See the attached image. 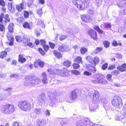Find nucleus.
<instances>
[{"instance_id": "1", "label": "nucleus", "mask_w": 126, "mask_h": 126, "mask_svg": "<svg viewBox=\"0 0 126 126\" xmlns=\"http://www.w3.org/2000/svg\"><path fill=\"white\" fill-rule=\"evenodd\" d=\"M86 59L90 63L86 65V67L88 71L92 73H95L96 71L95 66L98 63L99 61V58L96 56L94 59L90 56H87L86 57Z\"/></svg>"}, {"instance_id": "2", "label": "nucleus", "mask_w": 126, "mask_h": 126, "mask_svg": "<svg viewBox=\"0 0 126 126\" xmlns=\"http://www.w3.org/2000/svg\"><path fill=\"white\" fill-rule=\"evenodd\" d=\"M14 27V25L12 23H11L8 27L9 32L7 33V36L9 41L7 42L6 43L10 46H12L14 45V38L13 35L11 33L13 32Z\"/></svg>"}, {"instance_id": "3", "label": "nucleus", "mask_w": 126, "mask_h": 126, "mask_svg": "<svg viewBox=\"0 0 126 126\" xmlns=\"http://www.w3.org/2000/svg\"><path fill=\"white\" fill-rule=\"evenodd\" d=\"M27 80H28L29 82H25L24 85L25 86H29V84L32 85L38 84L41 82L40 78L38 77L32 75L28 76L25 78Z\"/></svg>"}, {"instance_id": "4", "label": "nucleus", "mask_w": 126, "mask_h": 126, "mask_svg": "<svg viewBox=\"0 0 126 126\" xmlns=\"http://www.w3.org/2000/svg\"><path fill=\"white\" fill-rule=\"evenodd\" d=\"M75 6L81 10H84L88 7L90 1L89 0H75Z\"/></svg>"}, {"instance_id": "5", "label": "nucleus", "mask_w": 126, "mask_h": 126, "mask_svg": "<svg viewBox=\"0 0 126 126\" xmlns=\"http://www.w3.org/2000/svg\"><path fill=\"white\" fill-rule=\"evenodd\" d=\"M15 108L14 105L11 104H6L1 107V110L2 113L5 114H10L13 112Z\"/></svg>"}, {"instance_id": "6", "label": "nucleus", "mask_w": 126, "mask_h": 126, "mask_svg": "<svg viewBox=\"0 0 126 126\" xmlns=\"http://www.w3.org/2000/svg\"><path fill=\"white\" fill-rule=\"evenodd\" d=\"M18 106L21 110L25 111L31 110V106L30 103L26 100H21L18 103Z\"/></svg>"}, {"instance_id": "7", "label": "nucleus", "mask_w": 126, "mask_h": 126, "mask_svg": "<svg viewBox=\"0 0 126 126\" xmlns=\"http://www.w3.org/2000/svg\"><path fill=\"white\" fill-rule=\"evenodd\" d=\"M111 104L114 107L119 108L122 105V100L121 97L117 95L114 96L111 101Z\"/></svg>"}, {"instance_id": "8", "label": "nucleus", "mask_w": 126, "mask_h": 126, "mask_svg": "<svg viewBox=\"0 0 126 126\" xmlns=\"http://www.w3.org/2000/svg\"><path fill=\"white\" fill-rule=\"evenodd\" d=\"M69 71L66 68H63L62 69H57V75L62 77H65L69 75Z\"/></svg>"}, {"instance_id": "9", "label": "nucleus", "mask_w": 126, "mask_h": 126, "mask_svg": "<svg viewBox=\"0 0 126 126\" xmlns=\"http://www.w3.org/2000/svg\"><path fill=\"white\" fill-rule=\"evenodd\" d=\"M30 38L25 36H23L22 37V42L23 44L25 46H28L30 47H32L33 46V44L30 42Z\"/></svg>"}, {"instance_id": "10", "label": "nucleus", "mask_w": 126, "mask_h": 126, "mask_svg": "<svg viewBox=\"0 0 126 126\" xmlns=\"http://www.w3.org/2000/svg\"><path fill=\"white\" fill-rule=\"evenodd\" d=\"M88 33L94 40L97 41L98 40L97 33L95 30L92 29H90L88 31Z\"/></svg>"}, {"instance_id": "11", "label": "nucleus", "mask_w": 126, "mask_h": 126, "mask_svg": "<svg viewBox=\"0 0 126 126\" xmlns=\"http://www.w3.org/2000/svg\"><path fill=\"white\" fill-rule=\"evenodd\" d=\"M45 65L44 62L39 59L36 60L34 63V65L35 68H37L39 66L40 67L42 68L44 67Z\"/></svg>"}, {"instance_id": "12", "label": "nucleus", "mask_w": 126, "mask_h": 126, "mask_svg": "<svg viewBox=\"0 0 126 126\" xmlns=\"http://www.w3.org/2000/svg\"><path fill=\"white\" fill-rule=\"evenodd\" d=\"M78 91L76 89H74L72 91L69 96L70 99L73 100L77 99L78 97Z\"/></svg>"}, {"instance_id": "13", "label": "nucleus", "mask_w": 126, "mask_h": 126, "mask_svg": "<svg viewBox=\"0 0 126 126\" xmlns=\"http://www.w3.org/2000/svg\"><path fill=\"white\" fill-rule=\"evenodd\" d=\"M5 51H1L0 54V58L1 59H3L5 57L7 54V52H10L11 49L9 47L6 48Z\"/></svg>"}, {"instance_id": "14", "label": "nucleus", "mask_w": 126, "mask_h": 126, "mask_svg": "<svg viewBox=\"0 0 126 126\" xmlns=\"http://www.w3.org/2000/svg\"><path fill=\"white\" fill-rule=\"evenodd\" d=\"M81 18L82 21L87 23L89 22L92 20L89 16L85 15H82Z\"/></svg>"}, {"instance_id": "15", "label": "nucleus", "mask_w": 126, "mask_h": 126, "mask_svg": "<svg viewBox=\"0 0 126 126\" xmlns=\"http://www.w3.org/2000/svg\"><path fill=\"white\" fill-rule=\"evenodd\" d=\"M25 3L24 1H22L19 5L17 4L16 5V8L18 11L20 12L22 10L24 9Z\"/></svg>"}, {"instance_id": "16", "label": "nucleus", "mask_w": 126, "mask_h": 126, "mask_svg": "<svg viewBox=\"0 0 126 126\" xmlns=\"http://www.w3.org/2000/svg\"><path fill=\"white\" fill-rule=\"evenodd\" d=\"M117 69L121 72L126 71V63H124L121 65L118 66L117 67Z\"/></svg>"}, {"instance_id": "17", "label": "nucleus", "mask_w": 126, "mask_h": 126, "mask_svg": "<svg viewBox=\"0 0 126 126\" xmlns=\"http://www.w3.org/2000/svg\"><path fill=\"white\" fill-rule=\"evenodd\" d=\"M92 82L94 83H102L104 82L103 78H101L100 77L96 78L92 80Z\"/></svg>"}, {"instance_id": "18", "label": "nucleus", "mask_w": 126, "mask_h": 126, "mask_svg": "<svg viewBox=\"0 0 126 126\" xmlns=\"http://www.w3.org/2000/svg\"><path fill=\"white\" fill-rule=\"evenodd\" d=\"M100 96L98 92H95L93 94V100L95 102H97L99 100Z\"/></svg>"}, {"instance_id": "19", "label": "nucleus", "mask_w": 126, "mask_h": 126, "mask_svg": "<svg viewBox=\"0 0 126 126\" xmlns=\"http://www.w3.org/2000/svg\"><path fill=\"white\" fill-rule=\"evenodd\" d=\"M26 61V59L24 57L23 55L19 54L18 55V61L19 62L21 63H24Z\"/></svg>"}, {"instance_id": "20", "label": "nucleus", "mask_w": 126, "mask_h": 126, "mask_svg": "<svg viewBox=\"0 0 126 126\" xmlns=\"http://www.w3.org/2000/svg\"><path fill=\"white\" fill-rule=\"evenodd\" d=\"M72 62L69 60H67L63 62V65L66 68L70 67L71 65Z\"/></svg>"}, {"instance_id": "21", "label": "nucleus", "mask_w": 126, "mask_h": 126, "mask_svg": "<svg viewBox=\"0 0 126 126\" xmlns=\"http://www.w3.org/2000/svg\"><path fill=\"white\" fill-rule=\"evenodd\" d=\"M53 52L54 55L58 59H60L62 57V56L60 52L55 50L53 51Z\"/></svg>"}, {"instance_id": "22", "label": "nucleus", "mask_w": 126, "mask_h": 126, "mask_svg": "<svg viewBox=\"0 0 126 126\" xmlns=\"http://www.w3.org/2000/svg\"><path fill=\"white\" fill-rule=\"evenodd\" d=\"M80 51L82 55H83L88 52V49L84 47H82L80 48Z\"/></svg>"}, {"instance_id": "23", "label": "nucleus", "mask_w": 126, "mask_h": 126, "mask_svg": "<svg viewBox=\"0 0 126 126\" xmlns=\"http://www.w3.org/2000/svg\"><path fill=\"white\" fill-rule=\"evenodd\" d=\"M74 62L79 63H80L81 64L82 63V58L80 56H77L76 58L74 60Z\"/></svg>"}, {"instance_id": "24", "label": "nucleus", "mask_w": 126, "mask_h": 126, "mask_svg": "<svg viewBox=\"0 0 126 126\" xmlns=\"http://www.w3.org/2000/svg\"><path fill=\"white\" fill-rule=\"evenodd\" d=\"M103 48L102 47H97L94 50L95 54H97L98 53L100 52L103 51Z\"/></svg>"}, {"instance_id": "25", "label": "nucleus", "mask_w": 126, "mask_h": 126, "mask_svg": "<svg viewBox=\"0 0 126 126\" xmlns=\"http://www.w3.org/2000/svg\"><path fill=\"white\" fill-rule=\"evenodd\" d=\"M67 47L63 46H60L59 47L58 50L62 52H66L67 51Z\"/></svg>"}, {"instance_id": "26", "label": "nucleus", "mask_w": 126, "mask_h": 126, "mask_svg": "<svg viewBox=\"0 0 126 126\" xmlns=\"http://www.w3.org/2000/svg\"><path fill=\"white\" fill-rule=\"evenodd\" d=\"M93 28L99 34H102L103 32V31L98 26H94L93 27Z\"/></svg>"}, {"instance_id": "27", "label": "nucleus", "mask_w": 126, "mask_h": 126, "mask_svg": "<svg viewBox=\"0 0 126 126\" xmlns=\"http://www.w3.org/2000/svg\"><path fill=\"white\" fill-rule=\"evenodd\" d=\"M24 19L25 18L23 17L22 16L20 17H18L16 19V20L18 23H22L24 21Z\"/></svg>"}, {"instance_id": "28", "label": "nucleus", "mask_w": 126, "mask_h": 126, "mask_svg": "<svg viewBox=\"0 0 126 126\" xmlns=\"http://www.w3.org/2000/svg\"><path fill=\"white\" fill-rule=\"evenodd\" d=\"M22 26L25 29H31V27L29 23L27 22H24L22 25Z\"/></svg>"}, {"instance_id": "29", "label": "nucleus", "mask_w": 126, "mask_h": 126, "mask_svg": "<svg viewBox=\"0 0 126 126\" xmlns=\"http://www.w3.org/2000/svg\"><path fill=\"white\" fill-rule=\"evenodd\" d=\"M47 71L50 74H56L57 75V69H55L53 70L51 69H49L47 70Z\"/></svg>"}, {"instance_id": "30", "label": "nucleus", "mask_w": 126, "mask_h": 126, "mask_svg": "<svg viewBox=\"0 0 126 126\" xmlns=\"http://www.w3.org/2000/svg\"><path fill=\"white\" fill-rule=\"evenodd\" d=\"M104 46L106 48H108L110 47V43L107 40L104 41L103 42Z\"/></svg>"}, {"instance_id": "31", "label": "nucleus", "mask_w": 126, "mask_h": 126, "mask_svg": "<svg viewBox=\"0 0 126 126\" xmlns=\"http://www.w3.org/2000/svg\"><path fill=\"white\" fill-rule=\"evenodd\" d=\"M40 97L39 100L41 101H42L43 102L44 101L45 99L46 98V96L45 94L43 93L39 95Z\"/></svg>"}, {"instance_id": "32", "label": "nucleus", "mask_w": 126, "mask_h": 126, "mask_svg": "<svg viewBox=\"0 0 126 126\" xmlns=\"http://www.w3.org/2000/svg\"><path fill=\"white\" fill-rule=\"evenodd\" d=\"M23 17L25 19H27L29 17L30 14L29 12L25 10L23 12Z\"/></svg>"}, {"instance_id": "33", "label": "nucleus", "mask_w": 126, "mask_h": 126, "mask_svg": "<svg viewBox=\"0 0 126 126\" xmlns=\"http://www.w3.org/2000/svg\"><path fill=\"white\" fill-rule=\"evenodd\" d=\"M71 73L72 74L76 75H78L80 74V73L79 71L76 70H72Z\"/></svg>"}, {"instance_id": "34", "label": "nucleus", "mask_w": 126, "mask_h": 126, "mask_svg": "<svg viewBox=\"0 0 126 126\" xmlns=\"http://www.w3.org/2000/svg\"><path fill=\"white\" fill-rule=\"evenodd\" d=\"M111 73L113 76H116L119 74L120 72L118 70H114L112 71Z\"/></svg>"}, {"instance_id": "35", "label": "nucleus", "mask_w": 126, "mask_h": 126, "mask_svg": "<svg viewBox=\"0 0 126 126\" xmlns=\"http://www.w3.org/2000/svg\"><path fill=\"white\" fill-rule=\"evenodd\" d=\"M38 50L39 53L43 56H44L46 54V52L45 51H44L43 49L41 47L38 48Z\"/></svg>"}, {"instance_id": "36", "label": "nucleus", "mask_w": 126, "mask_h": 126, "mask_svg": "<svg viewBox=\"0 0 126 126\" xmlns=\"http://www.w3.org/2000/svg\"><path fill=\"white\" fill-rule=\"evenodd\" d=\"M38 50L39 53L43 56H44L46 54V52L45 51H44L43 49L41 47L38 48Z\"/></svg>"}, {"instance_id": "37", "label": "nucleus", "mask_w": 126, "mask_h": 126, "mask_svg": "<svg viewBox=\"0 0 126 126\" xmlns=\"http://www.w3.org/2000/svg\"><path fill=\"white\" fill-rule=\"evenodd\" d=\"M72 66L74 69H78L80 67V65L78 63H74L72 64Z\"/></svg>"}, {"instance_id": "38", "label": "nucleus", "mask_w": 126, "mask_h": 126, "mask_svg": "<svg viewBox=\"0 0 126 126\" xmlns=\"http://www.w3.org/2000/svg\"><path fill=\"white\" fill-rule=\"evenodd\" d=\"M15 39L16 41L18 42H22V38L20 36L16 35L15 37Z\"/></svg>"}, {"instance_id": "39", "label": "nucleus", "mask_w": 126, "mask_h": 126, "mask_svg": "<svg viewBox=\"0 0 126 126\" xmlns=\"http://www.w3.org/2000/svg\"><path fill=\"white\" fill-rule=\"evenodd\" d=\"M4 18L6 21H5V22H7V21L8 22H10V19L9 17V16L8 14H5L4 16Z\"/></svg>"}, {"instance_id": "40", "label": "nucleus", "mask_w": 126, "mask_h": 126, "mask_svg": "<svg viewBox=\"0 0 126 126\" xmlns=\"http://www.w3.org/2000/svg\"><path fill=\"white\" fill-rule=\"evenodd\" d=\"M43 47L45 52L47 51L49 49V47L48 45H45L42 46Z\"/></svg>"}, {"instance_id": "41", "label": "nucleus", "mask_w": 126, "mask_h": 126, "mask_svg": "<svg viewBox=\"0 0 126 126\" xmlns=\"http://www.w3.org/2000/svg\"><path fill=\"white\" fill-rule=\"evenodd\" d=\"M5 27L1 24H0V31L1 32H5Z\"/></svg>"}, {"instance_id": "42", "label": "nucleus", "mask_w": 126, "mask_h": 126, "mask_svg": "<svg viewBox=\"0 0 126 126\" xmlns=\"http://www.w3.org/2000/svg\"><path fill=\"white\" fill-rule=\"evenodd\" d=\"M8 7L10 11H12L13 9V5L12 3L9 2L8 3Z\"/></svg>"}, {"instance_id": "43", "label": "nucleus", "mask_w": 126, "mask_h": 126, "mask_svg": "<svg viewBox=\"0 0 126 126\" xmlns=\"http://www.w3.org/2000/svg\"><path fill=\"white\" fill-rule=\"evenodd\" d=\"M108 65V64L107 63H104L102 66L101 69L103 70H105L107 68Z\"/></svg>"}, {"instance_id": "44", "label": "nucleus", "mask_w": 126, "mask_h": 126, "mask_svg": "<svg viewBox=\"0 0 126 126\" xmlns=\"http://www.w3.org/2000/svg\"><path fill=\"white\" fill-rule=\"evenodd\" d=\"M104 27L105 28L107 29L110 28L111 27V25L110 23H105L104 24Z\"/></svg>"}, {"instance_id": "45", "label": "nucleus", "mask_w": 126, "mask_h": 126, "mask_svg": "<svg viewBox=\"0 0 126 126\" xmlns=\"http://www.w3.org/2000/svg\"><path fill=\"white\" fill-rule=\"evenodd\" d=\"M6 5V3L3 0H0V5L2 7H4Z\"/></svg>"}, {"instance_id": "46", "label": "nucleus", "mask_w": 126, "mask_h": 126, "mask_svg": "<svg viewBox=\"0 0 126 126\" xmlns=\"http://www.w3.org/2000/svg\"><path fill=\"white\" fill-rule=\"evenodd\" d=\"M90 72V71H89ZM91 73H92L91 72ZM83 74L84 75L87 76H89L92 75V74L91 72L90 71L89 72L87 71H85L83 73Z\"/></svg>"}, {"instance_id": "47", "label": "nucleus", "mask_w": 126, "mask_h": 126, "mask_svg": "<svg viewBox=\"0 0 126 126\" xmlns=\"http://www.w3.org/2000/svg\"><path fill=\"white\" fill-rule=\"evenodd\" d=\"M4 16V14L3 13H1L0 14V23H2Z\"/></svg>"}, {"instance_id": "48", "label": "nucleus", "mask_w": 126, "mask_h": 126, "mask_svg": "<svg viewBox=\"0 0 126 126\" xmlns=\"http://www.w3.org/2000/svg\"><path fill=\"white\" fill-rule=\"evenodd\" d=\"M37 13L38 15L41 16L43 14V12L42 9H39L37 10Z\"/></svg>"}, {"instance_id": "49", "label": "nucleus", "mask_w": 126, "mask_h": 126, "mask_svg": "<svg viewBox=\"0 0 126 126\" xmlns=\"http://www.w3.org/2000/svg\"><path fill=\"white\" fill-rule=\"evenodd\" d=\"M112 75L110 74H108L106 76V78L107 79L109 80H111L112 78Z\"/></svg>"}, {"instance_id": "50", "label": "nucleus", "mask_w": 126, "mask_h": 126, "mask_svg": "<svg viewBox=\"0 0 126 126\" xmlns=\"http://www.w3.org/2000/svg\"><path fill=\"white\" fill-rule=\"evenodd\" d=\"M115 68V65H110L108 68V70H111L114 69Z\"/></svg>"}, {"instance_id": "51", "label": "nucleus", "mask_w": 126, "mask_h": 126, "mask_svg": "<svg viewBox=\"0 0 126 126\" xmlns=\"http://www.w3.org/2000/svg\"><path fill=\"white\" fill-rule=\"evenodd\" d=\"M41 78H47V75L46 73L42 72L41 74Z\"/></svg>"}, {"instance_id": "52", "label": "nucleus", "mask_w": 126, "mask_h": 126, "mask_svg": "<svg viewBox=\"0 0 126 126\" xmlns=\"http://www.w3.org/2000/svg\"><path fill=\"white\" fill-rule=\"evenodd\" d=\"M66 37V36L62 35L60 36L59 39L60 41H62L65 39Z\"/></svg>"}, {"instance_id": "53", "label": "nucleus", "mask_w": 126, "mask_h": 126, "mask_svg": "<svg viewBox=\"0 0 126 126\" xmlns=\"http://www.w3.org/2000/svg\"><path fill=\"white\" fill-rule=\"evenodd\" d=\"M42 82L44 84H46L48 83L47 78H42Z\"/></svg>"}, {"instance_id": "54", "label": "nucleus", "mask_w": 126, "mask_h": 126, "mask_svg": "<svg viewBox=\"0 0 126 126\" xmlns=\"http://www.w3.org/2000/svg\"><path fill=\"white\" fill-rule=\"evenodd\" d=\"M40 42L41 45L43 46L45 45L46 43V42L45 40L43 39H41L40 40Z\"/></svg>"}, {"instance_id": "55", "label": "nucleus", "mask_w": 126, "mask_h": 126, "mask_svg": "<svg viewBox=\"0 0 126 126\" xmlns=\"http://www.w3.org/2000/svg\"><path fill=\"white\" fill-rule=\"evenodd\" d=\"M49 45L50 47L52 49H54L55 47V44L54 43L50 42L49 43Z\"/></svg>"}, {"instance_id": "56", "label": "nucleus", "mask_w": 126, "mask_h": 126, "mask_svg": "<svg viewBox=\"0 0 126 126\" xmlns=\"http://www.w3.org/2000/svg\"><path fill=\"white\" fill-rule=\"evenodd\" d=\"M112 45L113 46L115 47L118 45V43L116 41L114 40L112 42Z\"/></svg>"}, {"instance_id": "57", "label": "nucleus", "mask_w": 126, "mask_h": 126, "mask_svg": "<svg viewBox=\"0 0 126 126\" xmlns=\"http://www.w3.org/2000/svg\"><path fill=\"white\" fill-rule=\"evenodd\" d=\"M34 112L35 114H38L40 113V111L39 110L35 109L34 110Z\"/></svg>"}, {"instance_id": "58", "label": "nucleus", "mask_w": 126, "mask_h": 126, "mask_svg": "<svg viewBox=\"0 0 126 126\" xmlns=\"http://www.w3.org/2000/svg\"><path fill=\"white\" fill-rule=\"evenodd\" d=\"M123 111L125 115L126 114V104H125L123 107Z\"/></svg>"}, {"instance_id": "59", "label": "nucleus", "mask_w": 126, "mask_h": 126, "mask_svg": "<svg viewBox=\"0 0 126 126\" xmlns=\"http://www.w3.org/2000/svg\"><path fill=\"white\" fill-rule=\"evenodd\" d=\"M17 62L16 60H13L12 61L11 64L12 65H16Z\"/></svg>"}, {"instance_id": "60", "label": "nucleus", "mask_w": 126, "mask_h": 126, "mask_svg": "<svg viewBox=\"0 0 126 126\" xmlns=\"http://www.w3.org/2000/svg\"><path fill=\"white\" fill-rule=\"evenodd\" d=\"M39 3V4L42 5H43L45 3L44 0H38Z\"/></svg>"}, {"instance_id": "61", "label": "nucleus", "mask_w": 126, "mask_h": 126, "mask_svg": "<svg viewBox=\"0 0 126 126\" xmlns=\"http://www.w3.org/2000/svg\"><path fill=\"white\" fill-rule=\"evenodd\" d=\"M13 126H19V125L18 123L15 122L13 123Z\"/></svg>"}, {"instance_id": "62", "label": "nucleus", "mask_w": 126, "mask_h": 126, "mask_svg": "<svg viewBox=\"0 0 126 126\" xmlns=\"http://www.w3.org/2000/svg\"><path fill=\"white\" fill-rule=\"evenodd\" d=\"M11 78H16L18 77V75L16 74H12L10 76Z\"/></svg>"}, {"instance_id": "63", "label": "nucleus", "mask_w": 126, "mask_h": 126, "mask_svg": "<svg viewBox=\"0 0 126 126\" xmlns=\"http://www.w3.org/2000/svg\"><path fill=\"white\" fill-rule=\"evenodd\" d=\"M40 41H39L38 39H37L35 40V43L36 45H38L39 44Z\"/></svg>"}, {"instance_id": "64", "label": "nucleus", "mask_w": 126, "mask_h": 126, "mask_svg": "<svg viewBox=\"0 0 126 126\" xmlns=\"http://www.w3.org/2000/svg\"><path fill=\"white\" fill-rule=\"evenodd\" d=\"M43 120H42L40 122V123H41L40 124H39L38 125L40 126H43L44 124V123L43 122ZM43 121L44 120H43Z\"/></svg>"}]
</instances>
